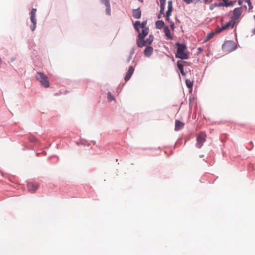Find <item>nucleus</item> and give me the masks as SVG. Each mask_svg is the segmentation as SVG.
<instances>
[{"label": "nucleus", "mask_w": 255, "mask_h": 255, "mask_svg": "<svg viewBox=\"0 0 255 255\" xmlns=\"http://www.w3.org/2000/svg\"><path fill=\"white\" fill-rule=\"evenodd\" d=\"M176 45L177 49L175 57L181 59H187L188 58V55L187 53L185 52L187 48L185 44L177 42Z\"/></svg>", "instance_id": "obj_1"}, {"label": "nucleus", "mask_w": 255, "mask_h": 255, "mask_svg": "<svg viewBox=\"0 0 255 255\" xmlns=\"http://www.w3.org/2000/svg\"><path fill=\"white\" fill-rule=\"evenodd\" d=\"M36 79L45 88L49 87L50 84L47 76L43 73L38 72L35 76Z\"/></svg>", "instance_id": "obj_2"}, {"label": "nucleus", "mask_w": 255, "mask_h": 255, "mask_svg": "<svg viewBox=\"0 0 255 255\" xmlns=\"http://www.w3.org/2000/svg\"><path fill=\"white\" fill-rule=\"evenodd\" d=\"M236 45L233 41H226L222 45L223 50L226 52H230L236 48Z\"/></svg>", "instance_id": "obj_3"}, {"label": "nucleus", "mask_w": 255, "mask_h": 255, "mask_svg": "<svg viewBox=\"0 0 255 255\" xmlns=\"http://www.w3.org/2000/svg\"><path fill=\"white\" fill-rule=\"evenodd\" d=\"M237 22L231 19L228 23L223 25L221 27L216 28V32H221L222 31L228 29L230 28H233Z\"/></svg>", "instance_id": "obj_4"}, {"label": "nucleus", "mask_w": 255, "mask_h": 255, "mask_svg": "<svg viewBox=\"0 0 255 255\" xmlns=\"http://www.w3.org/2000/svg\"><path fill=\"white\" fill-rule=\"evenodd\" d=\"M206 134L204 132H201L197 137V143L196 146L197 148H200L206 141Z\"/></svg>", "instance_id": "obj_5"}, {"label": "nucleus", "mask_w": 255, "mask_h": 255, "mask_svg": "<svg viewBox=\"0 0 255 255\" xmlns=\"http://www.w3.org/2000/svg\"><path fill=\"white\" fill-rule=\"evenodd\" d=\"M36 9L32 8L31 11L30 20L32 23V25L30 26V29L33 31L35 30L36 26V19L35 18Z\"/></svg>", "instance_id": "obj_6"}, {"label": "nucleus", "mask_w": 255, "mask_h": 255, "mask_svg": "<svg viewBox=\"0 0 255 255\" xmlns=\"http://www.w3.org/2000/svg\"><path fill=\"white\" fill-rule=\"evenodd\" d=\"M242 11L241 7L236 8L234 10L233 16L232 17V19L233 20H234L235 22H237L238 20L239 19L240 16L242 14Z\"/></svg>", "instance_id": "obj_7"}, {"label": "nucleus", "mask_w": 255, "mask_h": 255, "mask_svg": "<svg viewBox=\"0 0 255 255\" xmlns=\"http://www.w3.org/2000/svg\"><path fill=\"white\" fill-rule=\"evenodd\" d=\"M134 68L133 66H130L128 69V72L126 73V75L125 77V80L126 82H127L131 77V75H132L133 72H134Z\"/></svg>", "instance_id": "obj_8"}, {"label": "nucleus", "mask_w": 255, "mask_h": 255, "mask_svg": "<svg viewBox=\"0 0 255 255\" xmlns=\"http://www.w3.org/2000/svg\"><path fill=\"white\" fill-rule=\"evenodd\" d=\"M149 29L148 28H144L142 29L141 32L139 30L138 38H144V37L148 34Z\"/></svg>", "instance_id": "obj_9"}, {"label": "nucleus", "mask_w": 255, "mask_h": 255, "mask_svg": "<svg viewBox=\"0 0 255 255\" xmlns=\"http://www.w3.org/2000/svg\"><path fill=\"white\" fill-rule=\"evenodd\" d=\"M187 62L184 61H178L177 62V65L178 69H179L181 74L182 75H185V73L183 71V66L185 63H186Z\"/></svg>", "instance_id": "obj_10"}, {"label": "nucleus", "mask_w": 255, "mask_h": 255, "mask_svg": "<svg viewBox=\"0 0 255 255\" xmlns=\"http://www.w3.org/2000/svg\"><path fill=\"white\" fill-rule=\"evenodd\" d=\"M27 188L29 191L34 192L37 189L38 186L33 183L29 182L27 183Z\"/></svg>", "instance_id": "obj_11"}, {"label": "nucleus", "mask_w": 255, "mask_h": 255, "mask_svg": "<svg viewBox=\"0 0 255 255\" xmlns=\"http://www.w3.org/2000/svg\"><path fill=\"white\" fill-rule=\"evenodd\" d=\"M153 50V49L151 46H147L144 50V55L147 57H149L152 54Z\"/></svg>", "instance_id": "obj_12"}, {"label": "nucleus", "mask_w": 255, "mask_h": 255, "mask_svg": "<svg viewBox=\"0 0 255 255\" xmlns=\"http://www.w3.org/2000/svg\"><path fill=\"white\" fill-rule=\"evenodd\" d=\"M175 130L176 131L179 130L182 128L184 126V124L178 120L175 121Z\"/></svg>", "instance_id": "obj_13"}, {"label": "nucleus", "mask_w": 255, "mask_h": 255, "mask_svg": "<svg viewBox=\"0 0 255 255\" xmlns=\"http://www.w3.org/2000/svg\"><path fill=\"white\" fill-rule=\"evenodd\" d=\"M164 32L167 39L170 40H172L173 39V36L170 34V31L168 27L165 26L164 27Z\"/></svg>", "instance_id": "obj_14"}, {"label": "nucleus", "mask_w": 255, "mask_h": 255, "mask_svg": "<svg viewBox=\"0 0 255 255\" xmlns=\"http://www.w3.org/2000/svg\"><path fill=\"white\" fill-rule=\"evenodd\" d=\"M132 16L136 19H138L141 16V11L139 8L135 9L132 10Z\"/></svg>", "instance_id": "obj_15"}, {"label": "nucleus", "mask_w": 255, "mask_h": 255, "mask_svg": "<svg viewBox=\"0 0 255 255\" xmlns=\"http://www.w3.org/2000/svg\"><path fill=\"white\" fill-rule=\"evenodd\" d=\"M136 44L138 47H142L146 46L145 40L144 38H138L136 40Z\"/></svg>", "instance_id": "obj_16"}, {"label": "nucleus", "mask_w": 255, "mask_h": 255, "mask_svg": "<svg viewBox=\"0 0 255 255\" xmlns=\"http://www.w3.org/2000/svg\"><path fill=\"white\" fill-rule=\"evenodd\" d=\"M219 33V32H216V29L215 31L211 32L208 33L207 35V36L205 37L204 41L206 42V41L209 40L210 39H212L214 37V36L215 35V34H217Z\"/></svg>", "instance_id": "obj_17"}, {"label": "nucleus", "mask_w": 255, "mask_h": 255, "mask_svg": "<svg viewBox=\"0 0 255 255\" xmlns=\"http://www.w3.org/2000/svg\"><path fill=\"white\" fill-rule=\"evenodd\" d=\"M172 11V2L171 0H169L168 2V10L166 11L167 15H170Z\"/></svg>", "instance_id": "obj_18"}, {"label": "nucleus", "mask_w": 255, "mask_h": 255, "mask_svg": "<svg viewBox=\"0 0 255 255\" xmlns=\"http://www.w3.org/2000/svg\"><path fill=\"white\" fill-rule=\"evenodd\" d=\"M164 25V22L162 20H157L155 22V26L157 29H161Z\"/></svg>", "instance_id": "obj_19"}, {"label": "nucleus", "mask_w": 255, "mask_h": 255, "mask_svg": "<svg viewBox=\"0 0 255 255\" xmlns=\"http://www.w3.org/2000/svg\"><path fill=\"white\" fill-rule=\"evenodd\" d=\"M153 36L152 35H149L148 38L145 40L146 45H150L153 40Z\"/></svg>", "instance_id": "obj_20"}, {"label": "nucleus", "mask_w": 255, "mask_h": 255, "mask_svg": "<svg viewBox=\"0 0 255 255\" xmlns=\"http://www.w3.org/2000/svg\"><path fill=\"white\" fill-rule=\"evenodd\" d=\"M140 26V22L139 21H136L134 24V27L136 31L139 32V29Z\"/></svg>", "instance_id": "obj_21"}, {"label": "nucleus", "mask_w": 255, "mask_h": 255, "mask_svg": "<svg viewBox=\"0 0 255 255\" xmlns=\"http://www.w3.org/2000/svg\"><path fill=\"white\" fill-rule=\"evenodd\" d=\"M185 83L187 87L188 88H192L193 87V82L192 81H191L190 80L186 79L185 80Z\"/></svg>", "instance_id": "obj_22"}, {"label": "nucleus", "mask_w": 255, "mask_h": 255, "mask_svg": "<svg viewBox=\"0 0 255 255\" xmlns=\"http://www.w3.org/2000/svg\"><path fill=\"white\" fill-rule=\"evenodd\" d=\"M108 99L109 102L115 100L114 97L112 95L110 92H109L108 93Z\"/></svg>", "instance_id": "obj_23"}, {"label": "nucleus", "mask_w": 255, "mask_h": 255, "mask_svg": "<svg viewBox=\"0 0 255 255\" xmlns=\"http://www.w3.org/2000/svg\"><path fill=\"white\" fill-rule=\"evenodd\" d=\"M223 2H224V6H229L230 5H232L234 3L233 1L228 2V0H225Z\"/></svg>", "instance_id": "obj_24"}, {"label": "nucleus", "mask_w": 255, "mask_h": 255, "mask_svg": "<svg viewBox=\"0 0 255 255\" xmlns=\"http://www.w3.org/2000/svg\"><path fill=\"white\" fill-rule=\"evenodd\" d=\"M101 1L106 7L110 5V3L109 0H101Z\"/></svg>", "instance_id": "obj_25"}, {"label": "nucleus", "mask_w": 255, "mask_h": 255, "mask_svg": "<svg viewBox=\"0 0 255 255\" xmlns=\"http://www.w3.org/2000/svg\"><path fill=\"white\" fill-rule=\"evenodd\" d=\"M146 21L142 22L141 23H140V28H141L142 29H144V28H148L146 26Z\"/></svg>", "instance_id": "obj_26"}, {"label": "nucleus", "mask_w": 255, "mask_h": 255, "mask_svg": "<svg viewBox=\"0 0 255 255\" xmlns=\"http://www.w3.org/2000/svg\"><path fill=\"white\" fill-rule=\"evenodd\" d=\"M106 13L107 14H108L109 15H111V6H110V5L106 7Z\"/></svg>", "instance_id": "obj_27"}, {"label": "nucleus", "mask_w": 255, "mask_h": 255, "mask_svg": "<svg viewBox=\"0 0 255 255\" xmlns=\"http://www.w3.org/2000/svg\"><path fill=\"white\" fill-rule=\"evenodd\" d=\"M160 13H163V11L164 9V4H160Z\"/></svg>", "instance_id": "obj_28"}, {"label": "nucleus", "mask_w": 255, "mask_h": 255, "mask_svg": "<svg viewBox=\"0 0 255 255\" xmlns=\"http://www.w3.org/2000/svg\"><path fill=\"white\" fill-rule=\"evenodd\" d=\"M246 3H248L249 7V9H252L253 8V6L252 5V3H251L250 0H249V1H247Z\"/></svg>", "instance_id": "obj_29"}, {"label": "nucleus", "mask_w": 255, "mask_h": 255, "mask_svg": "<svg viewBox=\"0 0 255 255\" xmlns=\"http://www.w3.org/2000/svg\"><path fill=\"white\" fill-rule=\"evenodd\" d=\"M247 1H249V0H238V3L239 5H241L244 2H246Z\"/></svg>", "instance_id": "obj_30"}, {"label": "nucleus", "mask_w": 255, "mask_h": 255, "mask_svg": "<svg viewBox=\"0 0 255 255\" xmlns=\"http://www.w3.org/2000/svg\"><path fill=\"white\" fill-rule=\"evenodd\" d=\"M183 1L187 4H189L193 2V0H183Z\"/></svg>", "instance_id": "obj_31"}, {"label": "nucleus", "mask_w": 255, "mask_h": 255, "mask_svg": "<svg viewBox=\"0 0 255 255\" xmlns=\"http://www.w3.org/2000/svg\"><path fill=\"white\" fill-rule=\"evenodd\" d=\"M169 16H170V15L167 16V12H166V14H165L166 20L170 22L171 21H170Z\"/></svg>", "instance_id": "obj_32"}, {"label": "nucleus", "mask_w": 255, "mask_h": 255, "mask_svg": "<svg viewBox=\"0 0 255 255\" xmlns=\"http://www.w3.org/2000/svg\"><path fill=\"white\" fill-rule=\"evenodd\" d=\"M215 6H224V2H221V3H219V4H215Z\"/></svg>", "instance_id": "obj_33"}, {"label": "nucleus", "mask_w": 255, "mask_h": 255, "mask_svg": "<svg viewBox=\"0 0 255 255\" xmlns=\"http://www.w3.org/2000/svg\"><path fill=\"white\" fill-rule=\"evenodd\" d=\"M165 2H166V0H160V4L165 5Z\"/></svg>", "instance_id": "obj_34"}, {"label": "nucleus", "mask_w": 255, "mask_h": 255, "mask_svg": "<svg viewBox=\"0 0 255 255\" xmlns=\"http://www.w3.org/2000/svg\"><path fill=\"white\" fill-rule=\"evenodd\" d=\"M203 51V49L202 48H201V47H199V48H198V54H199V53H201V52L202 51Z\"/></svg>", "instance_id": "obj_35"}, {"label": "nucleus", "mask_w": 255, "mask_h": 255, "mask_svg": "<svg viewBox=\"0 0 255 255\" xmlns=\"http://www.w3.org/2000/svg\"><path fill=\"white\" fill-rule=\"evenodd\" d=\"M204 1L206 4H209L212 1V0H204Z\"/></svg>", "instance_id": "obj_36"}, {"label": "nucleus", "mask_w": 255, "mask_h": 255, "mask_svg": "<svg viewBox=\"0 0 255 255\" xmlns=\"http://www.w3.org/2000/svg\"><path fill=\"white\" fill-rule=\"evenodd\" d=\"M170 23L171 27L173 30L174 28V24L172 22H170Z\"/></svg>", "instance_id": "obj_37"}, {"label": "nucleus", "mask_w": 255, "mask_h": 255, "mask_svg": "<svg viewBox=\"0 0 255 255\" xmlns=\"http://www.w3.org/2000/svg\"><path fill=\"white\" fill-rule=\"evenodd\" d=\"M162 14V13H161L160 12H159V13L158 14V15L157 16V17L158 19H160L161 18Z\"/></svg>", "instance_id": "obj_38"}, {"label": "nucleus", "mask_w": 255, "mask_h": 255, "mask_svg": "<svg viewBox=\"0 0 255 255\" xmlns=\"http://www.w3.org/2000/svg\"><path fill=\"white\" fill-rule=\"evenodd\" d=\"M134 53V50L133 49L132 50V51H131V54H133Z\"/></svg>", "instance_id": "obj_39"}, {"label": "nucleus", "mask_w": 255, "mask_h": 255, "mask_svg": "<svg viewBox=\"0 0 255 255\" xmlns=\"http://www.w3.org/2000/svg\"><path fill=\"white\" fill-rule=\"evenodd\" d=\"M204 157V155H200V157Z\"/></svg>", "instance_id": "obj_40"}]
</instances>
